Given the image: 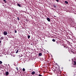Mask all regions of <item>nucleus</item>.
I'll use <instances>...</instances> for the list:
<instances>
[{
	"label": "nucleus",
	"mask_w": 76,
	"mask_h": 76,
	"mask_svg": "<svg viewBox=\"0 0 76 76\" xmlns=\"http://www.w3.org/2000/svg\"><path fill=\"white\" fill-rule=\"evenodd\" d=\"M18 71L19 70H18V67H16L15 68Z\"/></svg>",
	"instance_id": "15"
},
{
	"label": "nucleus",
	"mask_w": 76,
	"mask_h": 76,
	"mask_svg": "<svg viewBox=\"0 0 76 76\" xmlns=\"http://www.w3.org/2000/svg\"><path fill=\"white\" fill-rule=\"evenodd\" d=\"M56 1H57L58 2V3L59 1H58V0H55Z\"/></svg>",
	"instance_id": "19"
},
{
	"label": "nucleus",
	"mask_w": 76,
	"mask_h": 76,
	"mask_svg": "<svg viewBox=\"0 0 76 76\" xmlns=\"http://www.w3.org/2000/svg\"><path fill=\"white\" fill-rule=\"evenodd\" d=\"M64 47H65V51H69V47H65L64 46Z\"/></svg>",
	"instance_id": "2"
},
{
	"label": "nucleus",
	"mask_w": 76,
	"mask_h": 76,
	"mask_svg": "<svg viewBox=\"0 0 76 76\" xmlns=\"http://www.w3.org/2000/svg\"><path fill=\"white\" fill-rule=\"evenodd\" d=\"M56 72H57V73H58L59 74L61 73V71H60L59 70L57 69V70Z\"/></svg>",
	"instance_id": "4"
},
{
	"label": "nucleus",
	"mask_w": 76,
	"mask_h": 76,
	"mask_svg": "<svg viewBox=\"0 0 76 76\" xmlns=\"http://www.w3.org/2000/svg\"><path fill=\"white\" fill-rule=\"evenodd\" d=\"M6 76H7L8 75H9V72H6Z\"/></svg>",
	"instance_id": "7"
},
{
	"label": "nucleus",
	"mask_w": 76,
	"mask_h": 76,
	"mask_svg": "<svg viewBox=\"0 0 76 76\" xmlns=\"http://www.w3.org/2000/svg\"><path fill=\"white\" fill-rule=\"evenodd\" d=\"M39 76H42V75H41V74H39Z\"/></svg>",
	"instance_id": "23"
},
{
	"label": "nucleus",
	"mask_w": 76,
	"mask_h": 76,
	"mask_svg": "<svg viewBox=\"0 0 76 76\" xmlns=\"http://www.w3.org/2000/svg\"><path fill=\"white\" fill-rule=\"evenodd\" d=\"M3 1L5 3H6V0H3Z\"/></svg>",
	"instance_id": "16"
},
{
	"label": "nucleus",
	"mask_w": 76,
	"mask_h": 76,
	"mask_svg": "<svg viewBox=\"0 0 76 76\" xmlns=\"http://www.w3.org/2000/svg\"><path fill=\"white\" fill-rule=\"evenodd\" d=\"M17 19L19 21L20 19H19V17H17Z\"/></svg>",
	"instance_id": "17"
},
{
	"label": "nucleus",
	"mask_w": 76,
	"mask_h": 76,
	"mask_svg": "<svg viewBox=\"0 0 76 76\" xmlns=\"http://www.w3.org/2000/svg\"><path fill=\"white\" fill-rule=\"evenodd\" d=\"M72 63H73V62H72Z\"/></svg>",
	"instance_id": "25"
},
{
	"label": "nucleus",
	"mask_w": 76,
	"mask_h": 76,
	"mask_svg": "<svg viewBox=\"0 0 76 76\" xmlns=\"http://www.w3.org/2000/svg\"><path fill=\"white\" fill-rule=\"evenodd\" d=\"M0 43H1V40H0Z\"/></svg>",
	"instance_id": "24"
},
{
	"label": "nucleus",
	"mask_w": 76,
	"mask_h": 76,
	"mask_svg": "<svg viewBox=\"0 0 76 76\" xmlns=\"http://www.w3.org/2000/svg\"><path fill=\"white\" fill-rule=\"evenodd\" d=\"M17 6H19V7H21L20 5L19 4H17Z\"/></svg>",
	"instance_id": "9"
},
{
	"label": "nucleus",
	"mask_w": 76,
	"mask_h": 76,
	"mask_svg": "<svg viewBox=\"0 0 76 76\" xmlns=\"http://www.w3.org/2000/svg\"><path fill=\"white\" fill-rule=\"evenodd\" d=\"M30 37H31L30 36H29V35H28V39H29V38H30Z\"/></svg>",
	"instance_id": "12"
},
{
	"label": "nucleus",
	"mask_w": 76,
	"mask_h": 76,
	"mask_svg": "<svg viewBox=\"0 0 76 76\" xmlns=\"http://www.w3.org/2000/svg\"><path fill=\"white\" fill-rule=\"evenodd\" d=\"M42 56V53H39V56Z\"/></svg>",
	"instance_id": "8"
},
{
	"label": "nucleus",
	"mask_w": 76,
	"mask_h": 76,
	"mask_svg": "<svg viewBox=\"0 0 76 76\" xmlns=\"http://www.w3.org/2000/svg\"><path fill=\"white\" fill-rule=\"evenodd\" d=\"M53 6H54V7H55V8H56V6H55V5H53Z\"/></svg>",
	"instance_id": "21"
},
{
	"label": "nucleus",
	"mask_w": 76,
	"mask_h": 76,
	"mask_svg": "<svg viewBox=\"0 0 76 76\" xmlns=\"http://www.w3.org/2000/svg\"><path fill=\"white\" fill-rule=\"evenodd\" d=\"M47 20H48V22H50V18H47Z\"/></svg>",
	"instance_id": "6"
},
{
	"label": "nucleus",
	"mask_w": 76,
	"mask_h": 76,
	"mask_svg": "<svg viewBox=\"0 0 76 76\" xmlns=\"http://www.w3.org/2000/svg\"><path fill=\"white\" fill-rule=\"evenodd\" d=\"M4 35H7V32L6 31H4Z\"/></svg>",
	"instance_id": "3"
},
{
	"label": "nucleus",
	"mask_w": 76,
	"mask_h": 76,
	"mask_svg": "<svg viewBox=\"0 0 76 76\" xmlns=\"http://www.w3.org/2000/svg\"><path fill=\"white\" fill-rule=\"evenodd\" d=\"M17 32V31L16 30H15V33H16Z\"/></svg>",
	"instance_id": "22"
},
{
	"label": "nucleus",
	"mask_w": 76,
	"mask_h": 76,
	"mask_svg": "<svg viewBox=\"0 0 76 76\" xmlns=\"http://www.w3.org/2000/svg\"><path fill=\"white\" fill-rule=\"evenodd\" d=\"M52 41H53V42H55V41H56V40H55V39H52Z\"/></svg>",
	"instance_id": "18"
},
{
	"label": "nucleus",
	"mask_w": 76,
	"mask_h": 76,
	"mask_svg": "<svg viewBox=\"0 0 76 76\" xmlns=\"http://www.w3.org/2000/svg\"><path fill=\"white\" fill-rule=\"evenodd\" d=\"M68 20H69V23L70 24H71L72 22H73V20L71 18L69 19Z\"/></svg>",
	"instance_id": "1"
},
{
	"label": "nucleus",
	"mask_w": 76,
	"mask_h": 76,
	"mask_svg": "<svg viewBox=\"0 0 76 76\" xmlns=\"http://www.w3.org/2000/svg\"><path fill=\"white\" fill-rule=\"evenodd\" d=\"M0 64H2V61H0Z\"/></svg>",
	"instance_id": "20"
},
{
	"label": "nucleus",
	"mask_w": 76,
	"mask_h": 76,
	"mask_svg": "<svg viewBox=\"0 0 76 76\" xmlns=\"http://www.w3.org/2000/svg\"><path fill=\"white\" fill-rule=\"evenodd\" d=\"M35 72L34 71L32 72L31 74L32 75H34V74H35Z\"/></svg>",
	"instance_id": "10"
},
{
	"label": "nucleus",
	"mask_w": 76,
	"mask_h": 76,
	"mask_svg": "<svg viewBox=\"0 0 76 76\" xmlns=\"http://www.w3.org/2000/svg\"><path fill=\"white\" fill-rule=\"evenodd\" d=\"M22 70L23 72H25V68H23Z\"/></svg>",
	"instance_id": "14"
},
{
	"label": "nucleus",
	"mask_w": 76,
	"mask_h": 76,
	"mask_svg": "<svg viewBox=\"0 0 76 76\" xmlns=\"http://www.w3.org/2000/svg\"><path fill=\"white\" fill-rule=\"evenodd\" d=\"M65 3H66V4H68V3H69V2H68L67 1H65Z\"/></svg>",
	"instance_id": "11"
},
{
	"label": "nucleus",
	"mask_w": 76,
	"mask_h": 76,
	"mask_svg": "<svg viewBox=\"0 0 76 76\" xmlns=\"http://www.w3.org/2000/svg\"><path fill=\"white\" fill-rule=\"evenodd\" d=\"M73 63H74V64H73V65H75V66L76 65V61H73Z\"/></svg>",
	"instance_id": "5"
},
{
	"label": "nucleus",
	"mask_w": 76,
	"mask_h": 76,
	"mask_svg": "<svg viewBox=\"0 0 76 76\" xmlns=\"http://www.w3.org/2000/svg\"><path fill=\"white\" fill-rule=\"evenodd\" d=\"M19 52V50H18L16 52V54H18V53Z\"/></svg>",
	"instance_id": "13"
}]
</instances>
